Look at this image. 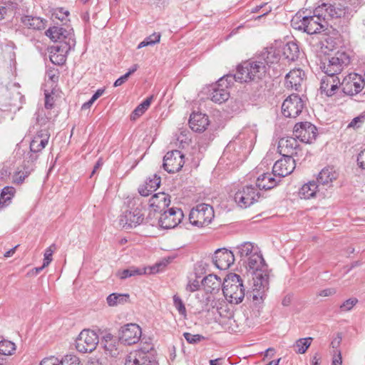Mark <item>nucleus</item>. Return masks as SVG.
<instances>
[{
	"instance_id": "nucleus-13",
	"label": "nucleus",
	"mask_w": 365,
	"mask_h": 365,
	"mask_svg": "<svg viewBox=\"0 0 365 365\" xmlns=\"http://www.w3.org/2000/svg\"><path fill=\"white\" fill-rule=\"evenodd\" d=\"M343 92L349 96H354L362 91L365 86L364 79L357 73H350L340 83Z\"/></svg>"
},
{
	"instance_id": "nucleus-26",
	"label": "nucleus",
	"mask_w": 365,
	"mask_h": 365,
	"mask_svg": "<svg viewBox=\"0 0 365 365\" xmlns=\"http://www.w3.org/2000/svg\"><path fill=\"white\" fill-rule=\"evenodd\" d=\"M340 85L339 78L327 76L322 78L320 90L322 93H325L327 96H333Z\"/></svg>"
},
{
	"instance_id": "nucleus-33",
	"label": "nucleus",
	"mask_w": 365,
	"mask_h": 365,
	"mask_svg": "<svg viewBox=\"0 0 365 365\" xmlns=\"http://www.w3.org/2000/svg\"><path fill=\"white\" fill-rule=\"evenodd\" d=\"M338 174L332 168H325L321 170L317 178V182L324 185H329L337 178Z\"/></svg>"
},
{
	"instance_id": "nucleus-19",
	"label": "nucleus",
	"mask_w": 365,
	"mask_h": 365,
	"mask_svg": "<svg viewBox=\"0 0 365 365\" xmlns=\"http://www.w3.org/2000/svg\"><path fill=\"white\" fill-rule=\"evenodd\" d=\"M125 365H158L155 356L143 351H131L126 357Z\"/></svg>"
},
{
	"instance_id": "nucleus-32",
	"label": "nucleus",
	"mask_w": 365,
	"mask_h": 365,
	"mask_svg": "<svg viewBox=\"0 0 365 365\" xmlns=\"http://www.w3.org/2000/svg\"><path fill=\"white\" fill-rule=\"evenodd\" d=\"M282 53L288 61H294L299 57V46L294 41L287 42L282 48Z\"/></svg>"
},
{
	"instance_id": "nucleus-42",
	"label": "nucleus",
	"mask_w": 365,
	"mask_h": 365,
	"mask_svg": "<svg viewBox=\"0 0 365 365\" xmlns=\"http://www.w3.org/2000/svg\"><path fill=\"white\" fill-rule=\"evenodd\" d=\"M16 351V345L11 341L3 340L0 341V354L9 356Z\"/></svg>"
},
{
	"instance_id": "nucleus-56",
	"label": "nucleus",
	"mask_w": 365,
	"mask_h": 365,
	"mask_svg": "<svg viewBox=\"0 0 365 365\" xmlns=\"http://www.w3.org/2000/svg\"><path fill=\"white\" fill-rule=\"evenodd\" d=\"M40 365H61V364L58 358L51 356L48 358L43 359L41 361Z\"/></svg>"
},
{
	"instance_id": "nucleus-61",
	"label": "nucleus",
	"mask_w": 365,
	"mask_h": 365,
	"mask_svg": "<svg viewBox=\"0 0 365 365\" xmlns=\"http://www.w3.org/2000/svg\"><path fill=\"white\" fill-rule=\"evenodd\" d=\"M128 78L129 77L126 74H124L123 76H120L114 82V84H113L114 87H118V86H121L122 84H123L125 82L127 81Z\"/></svg>"
},
{
	"instance_id": "nucleus-52",
	"label": "nucleus",
	"mask_w": 365,
	"mask_h": 365,
	"mask_svg": "<svg viewBox=\"0 0 365 365\" xmlns=\"http://www.w3.org/2000/svg\"><path fill=\"white\" fill-rule=\"evenodd\" d=\"M134 351H143L145 354H150L151 356H155L153 345L151 343L145 342L140 349L135 350Z\"/></svg>"
},
{
	"instance_id": "nucleus-46",
	"label": "nucleus",
	"mask_w": 365,
	"mask_h": 365,
	"mask_svg": "<svg viewBox=\"0 0 365 365\" xmlns=\"http://www.w3.org/2000/svg\"><path fill=\"white\" fill-rule=\"evenodd\" d=\"M183 336L186 341L190 344H197L200 341L205 339V337L200 334H192L191 333L185 332Z\"/></svg>"
},
{
	"instance_id": "nucleus-44",
	"label": "nucleus",
	"mask_w": 365,
	"mask_h": 365,
	"mask_svg": "<svg viewBox=\"0 0 365 365\" xmlns=\"http://www.w3.org/2000/svg\"><path fill=\"white\" fill-rule=\"evenodd\" d=\"M173 304L176 309L178 311L179 314L186 317L187 312L185 304L180 297L178 295L173 296Z\"/></svg>"
},
{
	"instance_id": "nucleus-2",
	"label": "nucleus",
	"mask_w": 365,
	"mask_h": 365,
	"mask_svg": "<svg viewBox=\"0 0 365 365\" xmlns=\"http://www.w3.org/2000/svg\"><path fill=\"white\" fill-rule=\"evenodd\" d=\"M246 268L252 272L253 285L251 292L247 293V297L252 299L255 304H261L269 289V273L267 265L259 250L245 260Z\"/></svg>"
},
{
	"instance_id": "nucleus-15",
	"label": "nucleus",
	"mask_w": 365,
	"mask_h": 365,
	"mask_svg": "<svg viewBox=\"0 0 365 365\" xmlns=\"http://www.w3.org/2000/svg\"><path fill=\"white\" fill-rule=\"evenodd\" d=\"M142 335L141 328L136 324H128L122 327L119 331V340L127 345L136 344Z\"/></svg>"
},
{
	"instance_id": "nucleus-50",
	"label": "nucleus",
	"mask_w": 365,
	"mask_h": 365,
	"mask_svg": "<svg viewBox=\"0 0 365 365\" xmlns=\"http://www.w3.org/2000/svg\"><path fill=\"white\" fill-rule=\"evenodd\" d=\"M55 245H52L46 250L43 262L44 264V266H48V264L52 261V255L53 253Z\"/></svg>"
},
{
	"instance_id": "nucleus-23",
	"label": "nucleus",
	"mask_w": 365,
	"mask_h": 365,
	"mask_svg": "<svg viewBox=\"0 0 365 365\" xmlns=\"http://www.w3.org/2000/svg\"><path fill=\"white\" fill-rule=\"evenodd\" d=\"M208 116L201 113H192L189 119L190 128L198 133L205 131L209 125Z\"/></svg>"
},
{
	"instance_id": "nucleus-25",
	"label": "nucleus",
	"mask_w": 365,
	"mask_h": 365,
	"mask_svg": "<svg viewBox=\"0 0 365 365\" xmlns=\"http://www.w3.org/2000/svg\"><path fill=\"white\" fill-rule=\"evenodd\" d=\"M281 180L272 173H267L260 175L256 182V187L259 190H269L274 187Z\"/></svg>"
},
{
	"instance_id": "nucleus-7",
	"label": "nucleus",
	"mask_w": 365,
	"mask_h": 365,
	"mask_svg": "<svg viewBox=\"0 0 365 365\" xmlns=\"http://www.w3.org/2000/svg\"><path fill=\"white\" fill-rule=\"evenodd\" d=\"M214 217L212 206L205 203L197 205L189 214L190 222L199 227L208 225Z\"/></svg>"
},
{
	"instance_id": "nucleus-62",
	"label": "nucleus",
	"mask_w": 365,
	"mask_h": 365,
	"mask_svg": "<svg viewBox=\"0 0 365 365\" xmlns=\"http://www.w3.org/2000/svg\"><path fill=\"white\" fill-rule=\"evenodd\" d=\"M105 92V88H100L96 91V92L91 97V100L93 101H96L98 98H100Z\"/></svg>"
},
{
	"instance_id": "nucleus-16",
	"label": "nucleus",
	"mask_w": 365,
	"mask_h": 365,
	"mask_svg": "<svg viewBox=\"0 0 365 365\" xmlns=\"http://www.w3.org/2000/svg\"><path fill=\"white\" fill-rule=\"evenodd\" d=\"M144 220V214L139 208L126 210L119 217V225L125 230L135 227Z\"/></svg>"
},
{
	"instance_id": "nucleus-18",
	"label": "nucleus",
	"mask_w": 365,
	"mask_h": 365,
	"mask_svg": "<svg viewBox=\"0 0 365 365\" xmlns=\"http://www.w3.org/2000/svg\"><path fill=\"white\" fill-rule=\"evenodd\" d=\"M212 261L219 269L225 270L234 263L235 254L225 248L218 249L215 252Z\"/></svg>"
},
{
	"instance_id": "nucleus-35",
	"label": "nucleus",
	"mask_w": 365,
	"mask_h": 365,
	"mask_svg": "<svg viewBox=\"0 0 365 365\" xmlns=\"http://www.w3.org/2000/svg\"><path fill=\"white\" fill-rule=\"evenodd\" d=\"M212 308L216 309L217 313L223 319L230 320L233 317V311L230 305L225 301L215 302Z\"/></svg>"
},
{
	"instance_id": "nucleus-14",
	"label": "nucleus",
	"mask_w": 365,
	"mask_h": 365,
	"mask_svg": "<svg viewBox=\"0 0 365 365\" xmlns=\"http://www.w3.org/2000/svg\"><path fill=\"white\" fill-rule=\"evenodd\" d=\"M184 161V155L178 150L168 152L163 158V168L169 173H175L181 170Z\"/></svg>"
},
{
	"instance_id": "nucleus-34",
	"label": "nucleus",
	"mask_w": 365,
	"mask_h": 365,
	"mask_svg": "<svg viewBox=\"0 0 365 365\" xmlns=\"http://www.w3.org/2000/svg\"><path fill=\"white\" fill-rule=\"evenodd\" d=\"M318 185L315 181H310L302 186L299 190V196L301 198L307 200L315 197L317 192Z\"/></svg>"
},
{
	"instance_id": "nucleus-8",
	"label": "nucleus",
	"mask_w": 365,
	"mask_h": 365,
	"mask_svg": "<svg viewBox=\"0 0 365 365\" xmlns=\"http://www.w3.org/2000/svg\"><path fill=\"white\" fill-rule=\"evenodd\" d=\"M260 197L258 188L254 185L242 187L235 194L234 200L241 208H247L254 204Z\"/></svg>"
},
{
	"instance_id": "nucleus-47",
	"label": "nucleus",
	"mask_w": 365,
	"mask_h": 365,
	"mask_svg": "<svg viewBox=\"0 0 365 365\" xmlns=\"http://www.w3.org/2000/svg\"><path fill=\"white\" fill-rule=\"evenodd\" d=\"M66 56L64 54L50 53V60L55 65H63L66 61Z\"/></svg>"
},
{
	"instance_id": "nucleus-22",
	"label": "nucleus",
	"mask_w": 365,
	"mask_h": 365,
	"mask_svg": "<svg viewBox=\"0 0 365 365\" xmlns=\"http://www.w3.org/2000/svg\"><path fill=\"white\" fill-rule=\"evenodd\" d=\"M170 204V200L168 195L165 192H158L154 194L149 200L150 207L154 212H162L165 210Z\"/></svg>"
},
{
	"instance_id": "nucleus-38",
	"label": "nucleus",
	"mask_w": 365,
	"mask_h": 365,
	"mask_svg": "<svg viewBox=\"0 0 365 365\" xmlns=\"http://www.w3.org/2000/svg\"><path fill=\"white\" fill-rule=\"evenodd\" d=\"M31 172V169L29 165H24L21 168H18L14 173L12 177V182L14 184H21L26 178H27Z\"/></svg>"
},
{
	"instance_id": "nucleus-29",
	"label": "nucleus",
	"mask_w": 365,
	"mask_h": 365,
	"mask_svg": "<svg viewBox=\"0 0 365 365\" xmlns=\"http://www.w3.org/2000/svg\"><path fill=\"white\" fill-rule=\"evenodd\" d=\"M21 22L28 29L43 30L46 27V21L40 17L26 15L21 18Z\"/></svg>"
},
{
	"instance_id": "nucleus-9",
	"label": "nucleus",
	"mask_w": 365,
	"mask_h": 365,
	"mask_svg": "<svg viewBox=\"0 0 365 365\" xmlns=\"http://www.w3.org/2000/svg\"><path fill=\"white\" fill-rule=\"evenodd\" d=\"M99 342L98 336L94 331L83 330L76 341V347L79 352H91Z\"/></svg>"
},
{
	"instance_id": "nucleus-54",
	"label": "nucleus",
	"mask_w": 365,
	"mask_h": 365,
	"mask_svg": "<svg viewBox=\"0 0 365 365\" xmlns=\"http://www.w3.org/2000/svg\"><path fill=\"white\" fill-rule=\"evenodd\" d=\"M54 98L51 93L45 91V108L46 109H51L53 107Z\"/></svg>"
},
{
	"instance_id": "nucleus-11",
	"label": "nucleus",
	"mask_w": 365,
	"mask_h": 365,
	"mask_svg": "<svg viewBox=\"0 0 365 365\" xmlns=\"http://www.w3.org/2000/svg\"><path fill=\"white\" fill-rule=\"evenodd\" d=\"M293 135L302 143H312L316 139L317 129L309 122H301L294 125Z\"/></svg>"
},
{
	"instance_id": "nucleus-58",
	"label": "nucleus",
	"mask_w": 365,
	"mask_h": 365,
	"mask_svg": "<svg viewBox=\"0 0 365 365\" xmlns=\"http://www.w3.org/2000/svg\"><path fill=\"white\" fill-rule=\"evenodd\" d=\"M46 75L48 79L53 83H56L58 80V72L55 69H48L46 71Z\"/></svg>"
},
{
	"instance_id": "nucleus-10",
	"label": "nucleus",
	"mask_w": 365,
	"mask_h": 365,
	"mask_svg": "<svg viewBox=\"0 0 365 365\" xmlns=\"http://www.w3.org/2000/svg\"><path fill=\"white\" fill-rule=\"evenodd\" d=\"M304 107L303 100L297 94H292L283 102L282 113L287 118H296Z\"/></svg>"
},
{
	"instance_id": "nucleus-28",
	"label": "nucleus",
	"mask_w": 365,
	"mask_h": 365,
	"mask_svg": "<svg viewBox=\"0 0 365 365\" xmlns=\"http://www.w3.org/2000/svg\"><path fill=\"white\" fill-rule=\"evenodd\" d=\"M236 254L240 256L241 260H247L250 257L256 254L259 248L254 243L245 242L235 248Z\"/></svg>"
},
{
	"instance_id": "nucleus-36",
	"label": "nucleus",
	"mask_w": 365,
	"mask_h": 365,
	"mask_svg": "<svg viewBox=\"0 0 365 365\" xmlns=\"http://www.w3.org/2000/svg\"><path fill=\"white\" fill-rule=\"evenodd\" d=\"M145 268H139L134 266L130 267L128 269L119 270L116 273V276L118 277L120 279H125L128 277L142 275L145 274Z\"/></svg>"
},
{
	"instance_id": "nucleus-57",
	"label": "nucleus",
	"mask_w": 365,
	"mask_h": 365,
	"mask_svg": "<svg viewBox=\"0 0 365 365\" xmlns=\"http://www.w3.org/2000/svg\"><path fill=\"white\" fill-rule=\"evenodd\" d=\"M356 160L359 167L365 170V148L359 152Z\"/></svg>"
},
{
	"instance_id": "nucleus-3",
	"label": "nucleus",
	"mask_w": 365,
	"mask_h": 365,
	"mask_svg": "<svg viewBox=\"0 0 365 365\" xmlns=\"http://www.w3.org/2000/svg\"><path fill=\"white\" fill-rule=\"evenodd\" d=\"M279 55L273 47L266 48L254 59L243 62L238 66L240 77L245 82L261 79L267 72V66L277 63Z\"/></svg>"
},
{
	"instance_id": "nucleus-1",
	"label": "nucleus",
	"mask_w": 365,
	"mask_h": 365,
	"mask_svg": "<svg viewBox=\"0 0 365 365\" xmlns=\"http://www.w3.org/2000/svg\"><path fill=\"white\" fill-rule=\"evenodd\" d=\"M354 11L341 3H324L314 11L310 16H295L291 21L292 26L297 30L303 31L308 34H320L321 42L325 41L327 48L333 46L334 36L337 31L332 26L329 27L328 20L331 19H349L353 16Z\"/></svg>"
},
{
	"instance_id": "nucleus-60",
	"label": "nucleus",
	"mask_w": 365,
	"mask_h": 365,
	"mask_svg": "<svg viewBox=\"0 0 365 365\" xmlns=\"http://www.w3.org/2000/svg\"><path fill=\"white\" fill-rule=\"evenodd\" d=\"M336 293V289L334 288H327L319 292V295L321 297H329Z\"/></svg>"
},
{
	"instance_id": "nucleus-55",
	"label": "nucleus",
	"mask_w": 365,
	"mask_h": 365,
	"mask_svg": "<svg viewBox=\"0 0 365 365\" xmlns=\"http://www.w3.org/2000/svg\"><path fill=\"white\" fill-rule=\"evenodd\" d=\"M261 9H264V10H263L262 14L258 16V18H260L261 16H263L267 14L272 10V8L270 6H267V4H264L262 5L257 6L256 7L253 8L252 11L253 13H255V12L259 11Z\"/></svg>"
},
{
	"instance_id": "nucleus-45",
	"label": "nucleus",
	"mask_w": 365,
	"mask_h": 365,
	"mask_svg": "<svg viewBox=\"0 0 365 365\" xmlns=\"http://www.w3.org/2000/svg\"><path fill=\"white\" fill-rule=\"evenodd\" d=\"M61 365H81L79 359L75 355H66L60 361Z\"/></svg>"
},
{
	"instance_id": "nucleus-4",
	"label": "nucleus",
	"mask_w": 365,
	"mask_h": 365,
	"mask_svg": "<svg viewBox=\"0 0 365 365\" xmlns=\"http://www.w3.org/2000/svg\"><path fill=\"white\" fill-rule=\"evenodd\" d=\"M245 291L242 279L239 274L231 273L225 279L222 292L230 304L241 303L245 298Z\"/></svg>"
},
{
	"instance_id": "nucleus-30",
	"label": "nucleus",
	"mask_w": 365,
	"mask_h": 365,
	"mask_svg": "<svg viewBox=\"0 0 365 365\" xmlns=\"http://www.w3.org/2000/svg\"><path fill=\"white\" fill-rule=\"evenodd\" d=\"M201 284L207 292L212 293L220 289L221 279L215 274H209L203 278Z\"/></svg>"
},
{
	"instance_id": "nucleus-53",
	"label": "nucleus",
	"mask_w": 365,
	"mask_h": 365,
	"mask_svg": "<svg viewBox=\"0 0 365 365\" xmlns=\"http://www.w3.org/2000/svg\"><path fill=\"white\" fill-rule=\"evenodd\" d=\"M160 33H153L149 36L146 37L145 39L148 42L150 46H153L157 43L160 42Z\"/></svg>"
},
{
	"instance_id": "nucleus-40",
	"label": "nucleus",
	"mask_w": 365,
	"mask_h": 365,
	"mask_svg": "<svg viewBox=\"0 0 365 365\" xmlns=\"http://www.w3.org/2000/svg\"><path fill=\"white\" fill-rule=\"evenodd\" d=\"M153 100V96L148 97L140 104H139L132 113L131 118L135 120L136 118L142 115L149 108Z\"/></svg>"
},
{
	"instance_id": "nucleus-27",
	"label": "nucleus",
	"mask_w": 365,
	"mask_h": 365,
	"mask_svg": "<svg viewBox=\"0 0 365 365\" xmlns=\"http://www.w3.org/2000/svg\"><path fill=\"white\" fill-rule=\"evenodd\" d=\"M160 182V178L155 174L148 178L144 185L139 187L138 192L140 195L147 197L159 187Z\"/></svg>"
},
{
	"instance_id": "nucleus-21",
	"label": "nucleus",
	"mask_w": 365,
	"mask_h": 365,
	"mask_svg": "<svg viewBox=\"0 0 365 365\" xmlns=\"http://www.w3.org/2000/svg\"><path fill=\"white\" fill-rule=\"evenodd\" d=\"M46 35L54 42H63L71 38H75L73 29L67 30L63 27L53 26L50 27L46 31Z\"/></svg>"
},
{
	"instance_id": "nucleus-43",
	"label": "nucleus",
	"mask_w": 365,
	"mask_h": 365,
	"mask_svg": "<svg viewBox=\"0 0 365 365\" xmlns=\"http://www.w3.org/2000/svg\"><path fill=\"white\" fill-rule=\"evenodd\" d=\"M118 345V341H117L116 339H114L112 341L104 343L103 347L108 354H109L111 356H115L116 355L118 354V347H117Z\"/></svg>"
},
{
	"instance_id": "nucleus-64",
	"label": "nucleus",
	"mask_w": 365,
	"mask_h": 365,
	"mask_svg": "<svg viewBox=\"0 0 365 365\" xmlns=\"http://www.w3.org/2000/svg\"><path fill=\"white\" fill-rule=\"evenodd\" d=\"M114 339H115L113 338L112 334H106L103 337L102 344H104V343L112 341Z\"/></svg>"
},
{
	"instance_id": "nucleus-6",
	"label": "nucleus",
	"mask_w": 365,
	"mask_h": 365,
	"mask_svg": "<svg viewBox=\"0 0 365 365\" xmlns=\"http://www.w3.org/2000/svg\"><path fill=\"white\" fill-rule=\"evenodd\" d=\"M239 76L240 69L237 68L235 74H227L220 78L212 87V91L210 93L211 100L220 104L226 101L230 97V92L227 88L235 81L245 82L243 79L239 78Z\"/></svg>"
},
{
	"instance_id": "nucleus-24",
	"label": "nucleus",
	"mask_w": 365,
	"mask_h": 365,
	"mask_svg": "<svg viewBox=\"0 0 365 365\" xmlns=\"http://www.w3.org/2000/svg\"><path fill=\"white\" fill-rule=\"evenodd\" d=\"M297 138L286 137L279 140L278 143V150L282 155L291 156L294 153V150L298 148L299 143Z\"/></svg>"
},
{
	"instance_id": "nucleus-41",
	"label": "nucleus",
	"mask_w": 365,
	"mask_h": 365,
	"mask_svg": "<svg viewBox=\"0 0 365 365\" xmlns=\"http://www.w3.org/2000/svg\"><path fill=\"white\" fill-rule=\"evenodd\" d=\"M48 139V138H42L40 135L35 137L30 143L31 151L34 153L41 151L47 145Z\"/></svg>"
},
{
	"instance_id": "nucleus-51",
	"label": "nucleus",
	"mask_w": 365,
	"mask_h": 365,
	"mask_svg": "<svg viewBox=\"0 0 365 365\" xmlns=\"http://www.w3.org/2000/svg\"><path fill=\"white\" fill-rule=\"evenodd\" d=\"M365 120L364 115H360L355 117L348 125V128H360Z\"/></svg>"
},
{
	"instance_id": "nucleus-20",
	"label": "nucleus",
	"mask_w": 365,
	"mask_h": 365,
	"mask_svg": "<svg viewBox=\"0 0 365 365\" xmlns=\"http://www.w3.org/2000/svg\"><path fill=\"white\" fill-rule=\"evenodd\" d=\"M305 73L300 68L291 70L285 76V86L297 91L302 90L305 79Z\"/></svg>"
},
{
	"instance_id": "nucleus-39",
	"label": "nucleus",
	"mask_w": 365,
	"mask_h": 365,
	"mask_svg": "<svg viewBox=\"0 0 365 365\" xmlns=\"http://www.w3.org/2000/svg\"><path fill=\"white\" fill-rule=\"evenodd\" d=\"M313 339L312 337L301 338L297 339L293 345L294 351L297 354H304L310 346Z\"/></svg>"
},
{
	"instance_id": "nucleus-12",
	"label": "nucleus",
	"mask_w": 365,
	"mask_h": 365,
	"mask_svg": "<svg viewBox=\"0 0 365 365\" xmlns=\"http://www.w3.org/2000/svg\"><path fill=\"white\" fill-rule=\"evenodd\" d=\"M182 218L183 212L181 209L171 207L161 212L158 223L163 229H172L175 227Z\"/></svg>"
},
{
	"instance_id": "nucleus-48",
	"label": "nucleus",
	"mask_w": 365,
	"mask_h": 365,
	"mask_svg": "<svg viewBox=\"0 0 365 365\" xmlns=\"http://www.w3.org/2000/svg\"><path fill=\"white\" fill-rule=\"evenodd\" d=\"M358 302V299L356 298H350L346 300L341 306L340 310L341 312H348L350 311L354 306Z\"/></svg>"
},
{
	"instance_id": "nucleus-59",
	"label": "nucleus",
	"mask_w": 365,
	"mask_h": 365,
	"mask_svg": "<svg viewBox=\"0 0 365 365\" xmlns=\"http://www.w3.org/2000/svg\"><path fill=\"white\" fill-rule=\"evenodd\" d=\"M14 194V188L13 187H5L2 189L1 192V197L4 198V195H8L12 197Z\"/></svg>"
},
{
	"instance_id": "nucleus-63",
	"label": "nucleus",
	"mask_w": 365,
	"mask_h": 365,
	"mask_svg": "<svg viewBox=\"0 0 365 365\" xmlns=\"http://www.w3.org/2000/svg\"><path fill=\"white\" fill-rule=\"evenodd\" d=\"M9 10L7 6H0V19H4Z\"/></svg>"
},
{
	"instance_id": "nucleus-17",
	"label": "nucleus",
	"mask_w": 365,
	"mask_h": 365,
	"mask_svg": "<svg viewBox=\"0 0 365 365\" xmlns=\"http://www.w3.org/2000/svg\"><path fill=\"white\" fill-rule=\"evenodd\" d=\"M296 167L295 160L291 156L282 155V158L275 162L272 171L275 177L279 179L291 174Z\"/></svg>"
},
{
	"instance_id": "nucleus-49",
	"label": "nucleus",
	"mask_w": 365,
	"mask_h": 365,
	"mask_svg": "<svg viewBox=\"0 0 365 365\" xmlns=\"http://www.w3.org/2000/svg\"><path fill=\"white\" fill-rule=\"evenodd\" d=\"M200 284L201 281L199 280L198 277L194 279H190L187 284L186 289L191 292H195L200 288Z\"/></svg>"
},
{
	"instance_id": "nucleus-5",
	"label": "nucleus",
	"mask_w": 365,
	"mask_h": 365,
	"mask_svg": "<svg viewBox=\"0 0 365 365\" xmlns=\"http://www.w3.org/2000/svg\"><path fill=\"white\" fill-rule=\"evenodd\" d=\"M350 56L345 51H338L333 56H329L320 64L322 71L329 77L339 78L337 76L349 66Z\"/></svg>"
},
{
	"instance_id": "nucleus-37",
	"label": "nucleus",
	"mask_w": 365,
	"mask_h": 365,
	"mask_svg": "<svg viewBox=\"0 0 365 365\" xmlns=\"http://www.w3.org/2000/svg\"><path fill=\"white\" fill-rule=\"evenodd\" d=\"M130 295L128 294L113 293L107 297L106 301L110 307L123 304L128 302Z\"/></svg>"
},
{
	"instance_id": "nucleus-31",
	"label": "nucleus",
	"mask_w": 365,
	"mask_h": 365,
	"mask_svg": "<svg viewBox=\"0 0 365 365\" xmlns=\"http://www.w3.org/2000/svg\"><path fill=\"white\" fill-rule=\"evenodd\" d=\"M58 43L59 44L51 46L49 48V52L67 55L71 49L74 48L76 46V39L68 37V40H66V41Z\"/></svg>"
}]
</instances>
